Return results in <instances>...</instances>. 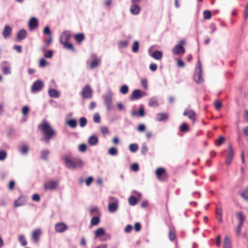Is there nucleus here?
<instances>
[{
    "mask_svg": "<svg viewBox=\"0 0 248 248\" xmlns=\"http://www.w3.org/2000/svg\"><path fill=\"white\" fill-rule=\"evenodd\" d=\"M108 153L111 155H115L117 154V150L114 147H111L108 150Z\"/></svg>",
    "mask_w": 248,
    "mask_h": 248,
    "instance_id": "de8ad7c7",
    "label": "nucleus"
},
{
    "mask_svg": "<svg viewBox=\"0 0 248 248\" xmlns=\"http://www.w3.org/2000/svg\"><path fill=\"white\" fill-rule=\"evenodd\" d=\"M128 44V42L127 41H121L118 43L119 46L120 47H124L126 46Z\"/></svg>",
    "mask_w": 248,
    "mask_h": 248,
    "instance_id": "13d9d810",
    "label": "nucleus"
},
{
    "mask_svg": "<svg viewBox=\"0 0 248 248\" xmlns=\"http://www.w3.org/2000/svg\"><path fill=\"white\" fill-rule=\"evenodd\" d=\"M216 215H217V217L219 220V222H221L222 221V210L221 208H217Z\"/></svg>",
    "mask_w": 248,
    "mask_h": 248,
    "instance_id": "473e14b6",
    "label": "nucleus"
},
{
    "mask_svg": "<svg viewBox=\"0 0 248 248\" xmlns=\"http://www.w3.org/2000/svg\"><path fill=\"white\" fill-rule=\"evenodd\" d=\"M149 105L150 107H155L158 105V103L156 99L152 98L150 100Z\"/></svg>",
    "mask_w": 248,
    "mask_h": 248,
    "instance_id": "a19ab883",
    "label": "nucleus"
},
{
    "mask_svg": "<svg viewBox=\"0 0 248 248\" xmlns=\"http://www.w3.org/2000/svg\"><path fill=\"white\" fill-rule=\"evenodd\" d=\"M194 79L197 83H201L203 81L202 77V66L200 61H198L197 67L195 70Z\"/></svg>",
    "mask_w": 248,
    "mask_h": 248,
    "instance_id": "7ed1b4c3",
    "label": "nucleus"
},
{
    "mask_svg": "<svg viewBox=\"0 0 248 248\" xmlns=\"http://www.w3.org/2000/svg\"><path fill=\"white\" fill-rule=\"evenodd\" d=\"M141 84L142 86L145 89H147L148 87V83L146 79H141Z\"/></svg>",
    "mask_w": 248,
    "mask_h": 248,
    "instance_id": "052dcab7",
    "label": "nucleus"
},
{
    "mask_svg": "<svg viewBox=\"0 0 248 248\" xmlns=\"http://www.w3.org/2000/svg\"><path fill=\"white\" fill-rule=\"evenodd\" d=\"M89 212L91 215L95 214H99V209L97 207H91L89 209Z\"/></svg>",
    "mask_w": 248,
    "mask_h": 248,
    "instance_id": "58836bf2",
    "label": "nucleus"
},
{
    "mask_svg": "<svg viewBox=\"0 0 248 248\" xmlns=\"http://www.w3.org/2000/svg\"><path fill=\"white\" fill-rule=\"evenodd\" d=\"M223 248H232L231 240L227 236H226L224 238Z\"/></svg>",
    "mask_w": 248,
    "mask_h": 248,
    "instance_id": "b1692460",
    "label": "nucleus"
},
{
    "mask_svg": "<svg viewBox=\"0 0 248 248\" xmlns=\"http://www.w3.org/2000/svg\"><path fill=\"white\" fill-rule=\"evenodd\" d=\"M168 118V116L167 113H160L157 114L155 119L158 121H162L167 120Z\"/></svg>",
    "mask_w": 248,
    "mask_h": 248,
    "instance_id": "5701e85b",
    "label": "nucleus"
},
{
    "mask_svg": "<svg viewBox=\"0 0 248 248\" xmlns=\"http://www.w3.org/2000/svg\"><path fill=\"white\" fill-rule=\"evenodd\" d=\"M8 62H3L1 65V70L4 74L7 75L11 74L10 67L6 65Z\"/></svg>",
    "mask_w": 248,
    "mask_h": 248,
    "instance_id": "6ab92c4d",
    "label": "nucleus"
},
{
    "mask_svg": "<svg viewBox=\"0 0 248 248\" xmlns=\"http://www.w3.org/2000/svg\"><path fill=\"white\" fill-rule=\"evenodd\" d=\"M138 147L137 144H131L129 146V149L131 152L134 153L138 150Z\"/></svg>",
    "mask_w": 248,
    "mask_h": 248,
    "instance_id": "ea45409f",
    "label": "nucleus"
},
{
    "mask_svg": "<svg viewBox=\"0 0 248 248\" xmlns=\"http://www.w3.org/2000/svg\"><path fill=\"white\" fill-rule=\"evenodd\" d=\"M58 185V181L49 180L45 183L44 188L46 190H53L56 189Z\"/></svg>",
    "mask_w": 248,
    "mask_h": 248,
    "instance_id": "1a4fd4ad",
    "label": "nucleus"
},
{
    "mask_svg": "<svg viewBox=\"0 0 248 248\" xmlns=\"http://www.w3.org/2000/svg\"><path fill=\"white\" fill-rule=\"evenodd\" d=\"M236 217L239 221L240 224H243L245 221V217L242 212H238L236 213Z\"/></svg>",
    "mask_w": 248,
    "mask_h": 248,
    "instance_id": "7c9ffc66",
    "label": "nucleus"
},
{
    "mask_svg": "<svg viewBox=\"0 0 248 248\" xmlns=\"http://www.w3.org/2000/svg\"><path fill=\"white\" fill-rule=\"evenodd\" d=\"M244 17L245 19L248 17V3L247 4L244 11Z\"/></svg>",
    "mask_w": 248,
    "mask_h": 248,
    "instance_id": "338daca9",
    "label": "nucleus"
},
{
    "mask_svg": "<svg viewBox=\"0 0 248 248\" xmlns=\"http://www.w3.org/2000/svg\"><path fill=\"white\" fill-rule=\"evenodd\" d=\"M62 45H63L64 47L67 49L74 50L73 46L71 43H68V42H67Z\"/></svg>",
    "mask_w": 248,
    "mask_h": 248,
    "instance_id": "5fc2aeb1",
    "label": "nucleus"
},
{
    "mask_svg": "<svg viewBox=\"0 0 248 248\" xmlns=\"http://www.w3.org/2000/svg\"><path fill=\"white\" fill-rule=\"evenodd\" d=\"M28 147L27 145H23L21 147L20 149V152L23 154L27 153V152H28Z\"/></svg>",
    "mask_w": 248,
    "mask_h": 248,
    "instance_id": "09e8293b",
    "label": "nucleus"
},
{
    "mask_svg": "<svg viewBox=\"0 0 248 248\" xmlns=\"http://www.w3.org/2000/svg\"><path fill=\"white\" fill-rule=\"evenodd\" d=\"M203 15V17L205 19H209L211 17V13L209 11H204Z\"/></svg>",
    "mask_w": 248,
    "mask_h": 248,
    "instance_id": "49530a36",
    "label": "nucleus"
},
{
    "mask_svg": "<svg viewBox=\"0 0 248 248\" xmlns=\"http://www.w3.org/2000/svg\"><path fill=\"white\" fill-rule=\"evenodd\" d=\"M67 124L72 128H75L77 125V121L75 119H70L68 120Z\"/></svg>",
    "mask_w": 248,
    "mask_h": 248,
    "instance_id": "72a5a7b5",
    "label": "nucleus"
},
{
    "mask_svg": "<svg viewBox=\"0 0 248 248\" xmlns=\"http://www.w3.org/2000/svg\"><path fill=\"white\" fill-rule=\"evenodd\" d=\"M233 153L231 145H229V150L228 154L227 157L226 158V163L227 165H229L232 160Z\"/></svg>",
    "mask_w": 248,
    "mask_h": 248,
    "instance_id": "f3484780",
    "label": "nucleus"
},
{
    "mask_svg": "<svg viewBox=\"0 0 248 248\" xmlns=\"http://www.w3.org/2000/svg\"><path fill=\"white\" fill-rule=\"evenodd\" d=\"M105 234V230L104 229L100 228L97 229L95 232V235L96 237H99Z\"/></svg>",
    "mask_w": 248,
    "mask_h": 248,
    "instance_id": "c9c22d12",
    "label": "nucleus"
},
{
    "mask_svg": "<svg viewBox=\"0 0 248 248\" xmlns=\"http://www.w3.org/2000/svg\"><path fill=\"white\" fill-rule=\"evenodd\" d=\"M185 42L181 40L179 42V44L176 45L172 49V53L174 55H182L185 53V49L183 46Z\"/></svg>",
    "mask_w": 248,
    "mask_h": 248,
    "instance_id": "39448f33",
    "label": "nucleus"
},
{
    "mask_svg": "<svg viewBox=\"0 0 248 248\" xmlns=\"http://www.w3.org/2000/svg\"><path fill=\"white\" fill-rule=\"evenodd\" d=\"M26 202V197L23 196L19 197L14 203L16 207L22 206Z\"/></svg>",
    "mask_w": 248,
    "mask_h": 248,
    "instance_id": "2eb2a0df",
    "label": "nucleus"
},
{
    "mask_svg": "<svg viewBox=\"0 0 248 248\" xmlns=\"http://www.w3.org/2000/svg\"><path fill=\"white\" fill-rule=\"evenodd\" d=\"M128 202L129 204L131 206L135 205L138 202V199L134 196H130L128 199Z\"/></svg>",
    "mask_w": 248,
    "mask_h": 248,
    "instance_id": "2f4dec72",
    "label": "nucleus"
},
{
    "mask_svg": "<svg viewBox=\"0 0 248 248\" xmlns=\"http://www.w3.org/2000/svg\"><path fill=\"white\" fill-rule=\"evenodd\" d=\"M130 11L132 14L137 15L140 13V8L138 5L132 4L130 6Z\"/></svg>",
    "mask_w": 248,
    "mask_h": 248,
    "instance_id": "a211bd4d",
    "label": "nucleus"
},
{
    "mask_svg": "<svg viewBox=\"0 0 248 248\" xmlns=\"http://www.w3.org/2000/svg\"><path fill=\"white\" fill-rule=\"evenodd\" d=\"M169 237L170 241H174L175 240V231L173 228H170L169 233Z\"/></svg>",
    "mask_w": 248,
    "mask_h": 248,
    "instance_id": "c85d7f7f",
    "label": "nucleus"
},
{
    "mask_svg": "<svg viewBox=\"0 0 248 248\" xmlns=\"http://www.w3.org/2000/svg\"><path fill=\"white\" fill-rule=\"evenodd\" d=\"M109 199L112 200L113 202L109 203L108 210L110 212L113 213L117 211L118 209V202L116 198L113 197H110Z\"/></svg>",
    "mask_w": 248,
    "mask_h": 248,
    "instance_id": "9b49d317",
    "label": "nucleus"
},
{
    "mask_svg": "<svg viewBox=\"0 0 248 248\" xmlns=\"http://www.w3.org/2000/svg\"><path fill=\"white\" fill-rule=\"evenodd\" d=\"M18 240L22 246H26L27 245V242L24 235L22 234L19 235Z\"/></svg>",
    "mask_w": 248,
    "mask_h": 248,
    "instance_id": "c756f323",
    "label": "nucleus"
},
{
    "mask_svg": "<svg viewBox=\"0 0 248 248\" xmlns=\"http://www.w3.org/2000/svg\"><path fill=\"white\" fill-rule=\"evenodd\" d=\"M148 150L147 146L145 144H143L141 149V153L145 155Z\"/></svg>",
    "mask_w": 248,
    "mask_h": 248,
    "instance_id": "e2e57ef3",
    "label": "nucleus"
},
{
    "mask_svg": "<svg viewBox=\"0 0 248 248\" xmlns=\"http://www.w3.org/2000/svg\"><path fill=\"white\" fill-rule=\"evenodd\" d=\"M12 28L8 25H6L4 27L3 30L2 31V35L5 38H6L8 37L12 32Z\"/></svg>",
    "mask_w": 248,
    "mask_h": 248,
    "instance_id": "412c9836",
    "label": "nucleus"
},
{
    "mask_svg": "<svg viewBox=\"0 0 248 248\" xmlns=\"http://www.w3.org/2000/svg\"><path fill=\"white\" fill-rule=\"evenodd\" d=\"M152 57L155 60H160L162 57V54L161 51L156 50L152 54Z\"/></svg>",
    "mask_w": 248,
    "mask_h": 248,
    "instance_id": "bb28decb",
    "label": "nucleus"
},
{
    "mask_svg": "<svg viewBox=\"0 0 248 248\" xmlns=\"http://www.w3.org/2000/svg\"><path fill=\"white\" fill-rule=\"evenodd\" d=\"M43 86V82L40 80H37L33 83L31 88V91L33 93L39 92L42 90Z\"/></svg>",
    "mask_w": 248,
    "mask_h": 248,
    "instance_id": "9d476101",
    "label": "nucleus"
},
{
    "mask_svg": "<svg viewBox=\"0 0 248 248\" xmlns=\"http://www.w3.org/2000/svg\"><path fill=\"white\" fill-rule=\"evenodd\" d=\"M27 37V32L25 30L21 29L17 33L16 38L19 41L25 39Z\"/></svg>",
    "mask_w": 248,
    "mask_h": 248,
    "instance_id": "dca6fc26",
    "label": "nucleus"
},
{
    "mask_svg": "<svg viewBox=\"0 0 248 248\" xmlns=\"http://www.w3.org/2000/svg\"><path fill=\"white\" fill-rule=\"evenodd\" d=\"M81 94L83 99L90 98L92 96L93 91L89 85H86L83 88Z\"/></svg>",
    "mask_w": 248,
    "mask_h": 248,
    "instance_id": "0eeeda50",
    "label": "nucleus"
},
{
    "mask_svg": "<svg viewBox=\"0 0 248 248\" xmlns=\"http://www.w3.org/2000/svg\"><path fill=\"white\" fill-rule=\"evenodd\" d=\"M93 121L96 123L100 122V117L98 113H95L93 116Z\"/></svg>",
    "mask_w": 248,
    "mask_h": 248,
    "instance_id": "4d7b16f0",
    "label": "nucleus"
},
{
    "mask_svg": "<svg viewBox=\"0 0 248 248\" xmlns=\"http://www.w3.org/2000/svg\"><path fill=\"white\" fill-rule=\"evenodd\" d=\"M49 152L47 150H43L41 151V158L44 160H46Z\"/></svg>",
    "mask_w": 248,
    "mask_h": 248,
    "instance_id": "4c0bfd02",
    "label": "nucleus"
},
{
    "mask_svg": "<svg viewBox=\"0 0 248 248\" xmlns=\"http://www.w3.org/2000/svg\"><path fill=\"white\" fill-rule=\"evenodd\" d=\"M46 61L43 58L40 59V60L39 61V66L41 67H44L46 66Z\"/></svg>",
    "mask_w": 248,
    "mask_h": 248,
    "instance_id": "680f3d73",
    "label": "nucleus"
},
{
    "mask_svg": "<svg viewBox=\"0 0 248 248\" xmlns=\"http://www.w3.org/2000/svg\"><path fill=\"white\" fill-rule=\"evenodd\" d=\"M155 174L158 180L160 181H165L168 177V175L165 169L163 168H157Z\"/></svg>",
    "mask_w": 248,
    "mask_h": 248,
    "instance_id": "20e7f679",
    "label": "nucleus"
},
{
    "mask_svg": "<svg viewBox=\"0 0 248 248\" xmlns=\"http://www.w3.org/2000/svg\"><path fill=\"white\" fill-rule=\"evenodd\" d=\"M142 96L141 91L140 90H134L130 97L131 100H137Z\"/></svg>",
    "mask_w": 248,
    "mask_h": 248,
    "instance_id": "aec40b11",
    "label": "nucleus"
},
{
    "mask_svg": "<svg viewBox=\"0 0 248 248\" xmlns=\"http://www.w3.org/2000/svg\"><path fill=\"white\" fill-rule=\"evenodd\" d=\"M183 115L190 119L193 124H194L197 121V115L193 110L186 109L183 113Z\"/></svg>",
    "mask_w": 248,
    "mask_h": 248,
    "instance_id": "6e6552de",
    "label": "nucleus"
},
{
    "mask_svg": "<svg viewBox=\"0 0 248 248\" xmlns=\"http://www.w3.org/2000/svg\"><path fill=\"white\" fill-rule=\"evenodd\" d=\"M99 61L97 59H96L93 61H92L90 63V67L91 68L93 69L95 67H97L98 65Z\"/></svg>",
    "mask_w": 248,
    "mask_h": 248,
    "instance_id": "37998d69",
    "label": "nucleus"
},
{
    "mask_svg": "<svg viewBox=\"0 0 248 248\" xmlns=\"http://www.w3.org/2000/svg\"><path fill=\"white\" fill-rule=\"evenodd\" d=\"M7 155L6 152L4 151H0V160H3Z\"/></svg>",
    "mask_w": 248,
    "mask_h": 248,
    "instance_id": "69168bd1",
    "label": "nucleus"
},
{
    "mask_svg": "<svg viewBox=\"0 0 248 248\" xmlns=\"http://www.w3.org/2000/svg\"><path fill=\"white\" fill-rule=\"evenodd\" d=\"M63 160L66 166L69 169H76L82 167L83 165V162L80 159L78 158L71 159L68 155H64Z\"/></svg>",
    "mask_w": 248,
    "mask_h": 248,
    "instance_id": "f03ea898",
    "label": "nucleus"
},
{
    "mask_svg": "<svg viewBox=\"0 0 248 248\" xmlns=\"http://www.w3.org/2000/svg\"><path fill=\"white\" fill-rule=\"evenodd\" d=\"M241 196L245 200H248V187L246 190H244L241 194Z\"/></svg>",
    "mask_w": 248,
    "mask_h": 248,
    "instance_id": "3c124183",
    "label": "nucleus"
},
{
    "mask_svg": "<svg viewBox=\"0 0 248 248\" xmlns=\"http://www.w3.org/2000/svg\"><path fill=\"white\" fill-rule=\"evenodd\" d=\"M139 43L138 41H136L134 42L132 46V51L133 52H137L139 50Z\"/></svg>",
    "mask_w": 248,
    "mask_h": 248,
    "instance_id": "c03bdc74",
    "label": "nucleus"
},
{
    "mask_svg": "<svg viewBox=\"0 0 248 248\" xmlns=\"http://www.w3.org/2000/svg\"><path fill=\"white\" fill-rule=\"evenodd\" d=\"M39 26V23L38 20L35 17H32L30 20L29 22V27L30 31H33L36 28Z\"/></svg>",
    "mask_w": 248,
    "mask_h": 248,
    "instance_id": "ddd939ff",
    "label": "nucleus"
},
{
    "mask_svg": "<svg viewBox=\"0 0 248 248\" xmlns=\"http://www.w3.org/2000/svg\"><path fill=\"white\" fill-rule=\"evenodd\" d=\"M128 90L129 89L128 86L126 85H124L121 87L120 89V92L123 94H125L128 93Z\"/></svg>",
    "mask_w": 248,
    "mask_h": 248,
    "instance_id": "a18cd8bd",
    "label": "nucleus"
},
{
    "mask_svg": "<svg viewBox=\"0 0 248 248\" xmlns=\"http://www.w3.org/2000/svg\"><path fill=\"white\" fill-rule=\"evenodd\" d=\"M180 131L181 132H186L189 131V127L186 123H183L180 127Z\"/></svg>",
    "mask_w": 248,
    "mask_h": 248,
    "instance_id": "e433bc0d",
    "label": "nucleus"
},
{
    "mask_svg": "<svg viewBox=\"0 0 248 248\" xmlns=\"http://www.w3.org/2000/svg\"><path fill=\"white\" fill-rule=\"evenodd\" d=\"M88 142L90 145H95L98 142V139L95 136H92L89 138Z\"/></svg>",
    "mask_w": 248,
    "mask_h": 248,
    "instance_id": "393cba45",
    "label": "nucleus"
},
{
    "mask_svg": "<svg viewBox=\"0 0 248 248\" xmlns=\"http://www.w3.org/2000/svg\"><path fill=\"white\" fill-rule=\"evenodd\" d=\"M131 169L134 171H137L139 170V165L137 163H133L131 165Z\"/></svg>",
    "mask_w": 248,
    "mask_h": 248,
    "instance_id": "bf43d9fd",
    "label": "nucleus"
},
{
    "mask_svg": "<svg viewBox=\"0 0 248 248\" xmlns=\"http://www.w3.org/2000/svg\"><path fill=\"white\" fill-rule=\"evenodd\" d=\"M225 141V138L223 137H220L219 139L216 141V144L217 146H220Z\"/></svg>",
    "mask_w": 248,
    "mask_h": 248,
    "instance_id": "8fccbe9b",
    "label": "nucleus"
},
{
    "mask_svg": "<svg viewBox=\"0 0 248 248\" xmlns=\"http://www.w3.org/2000/svg\"><path fill=\"white\" fill-rule=\"evenodd\" d=\"M41 233L40 230L38 229L35 230L32 232L31 237L35 242L38 241Z\"/></svg>",
    "mask_w": 248,
    "mask_h": 248,
    "instance_id": "4be33fe9",
    "label": "nucleus"
},
{
    "mask_svg": "<svg viewBox=\"0 0 248 248\" xmlns=\"http://www.w3.org/2000/svg\"><path fill=\"white\" fill-rule=\"evenodd\" d=\"M49 95L51 97L57 98L59 96V93L55 89H50L48 91Z\"/></svg>",
    "mask_w": 248,
    "mask_h": 248,
    "instance_id": "cd10ccee",
    "label": "nucleus"
},
{
    "mask_svg": "<svg viewBox=\"0 0 248 248\" xmlns=\"http://www.w3.org/2000/svg\"><path fill=\"white\" fill-rule=\"evenodd\" d=\"M29 108L28 107L25 106H24L22 109V113L24 115H26L29 113Z\"/></svg>",
    "mask_w": 248,
    "mask_h": 248,
    "instance_id": "0e129e2a",
    "label": "nucleus"
},
{
    "mask_svg": "<svg viewBox=\"0 0 248 248\" xmlns=\"http://www.w3.org/2000/svg\"><path fill=\"white\" fill-rule=\"evenodd\" d=\"M71 37V33L69 31H63L60 37V42L63 44L68 42Z\"/></svg>",
    "mask_w": 248,
    "mask_h": 248,
    "instance_id": "f8f14e48",
    "label": "nucleus"
},
{
    "mask_svg": "<svg viewBox=\"0 0 248 248\" xmlns=\"http://www.w3.org/2000/svg\"><path fill=\"white\" fill-rule=\"evenodd\" d=\"M112 93L109 92L104 96V103L107 109L110 111L112 108Z\"/></svg>",
    "mask_w": 248,
    "mask_h": 248,
    "instance_id": "423d86ee",
    "label": "nucleus"
},
{
    "mask_svg": "<svg viewBox=\"0 0 248 248\" xmlns=\"http://www.w3.org/2000/svg\"><path fill=\"white\" fill-rule=\"evenodd\" d=\"M55 229L58 232H63L67 229V226L64 223H58L55 225Z\"/></svg>",
    "mask_w": 248,
    "mask_h": 248,
    "instance_id": "4468645a",
    "label": "nucleus"
},
{
    "mask_svg": "<svg viewBox=\"0 0 248 248\" xmlns=\"http://www.w3.org/2000/svg\"><path fill=\"white\" fill-rule=\"evenodd\" d=\"M38 128L41 131L45 137L42 140L48 143L49 140L53 138L56 134L54 129L51 127L50 124L47 122H43L38 125Z\"/></svg>",
    "mask_w": 248,
    "mask_h": 248,
    "instance_id": "f257e3e1",
    "label": "nucleus"
},
{
    "mask_svg": "<svg viewBox=\"0 0 248 248\" xmlns=\"http://www.w3.org/2000/svg\"><path fill=\"white\" fill-rule=\"evenodd\" d=\"M93 178L92 176L88 177L85 181L86 185L87 186H89L91 185V184L93 182Z\"/></svg>",
    "mask_w": 248,
    "mask_h": 248,
    "instance_id": "774afa93",
    "label": "nucleus"
},
{
    "mask_svg": "<svg viewBox=\"0 0 248 248\" xmlns=\"http://www.w3.org/2000/svg\"><path fill=\"white\" fill-rule=\"evenodd\" d=\"M79 123L80 126L83 127L87 124V119L85 117H81L79 120Z\"/></svg>",
    "mask_w": 248,
    "mask_h": 248,
    "instance_id": "79ce46f5",
    "label": "nucleus"
},
{
    "mask_svg": "<svg viewBox=\"0 0 248 248\" xmlns=\"http://www.w3.org/2000/svg\"><path fill=\"white\" fill-rule=\"evenodd\" d=\"M78 149L80 152H84L87 150V146L85 144H81L78 147Z\"/></svg>",
    "mask_w": 248,
    "mask_h": 248,
    "instance_id": "6e6d98bb",
    "label": "nucleus"
},
{
    "mask_svg": "<svg viewBox=\"0 0 248 248\" xmlns=\"http://www.w3.org/2000/svg\"><path fill=\"white\" fill-rule=\"evenodd\" d=\"M243 224L239 223L236 228V233L237 235L239 236L241 234V230Z\"/></svg>",
    "mask_w": 248,
    "mask_h": 248,
    "instance_id": "864d4df0",
    "label": "nucleus"
},
{
    "mask_svg": "<svg viewBox=\"0 0 248 248\" xmlns=\"http://www.w3.org/2000/svg\"><path fill=\"white\" fill-rule=\"evenodd\" d=\"M74 38L78 43H80L85 39V36L82 33H78L75 35Z\"/></svg>",
    "mask_w": 248,
    "mask_h": 248,
    "instance_id": "a878e982",
    "label": "nucleus"
},
{
    "mask_svg": "<svg viewBox=\"0 0 248 248\" xmlns=\"http://www.w3.org/2000/svg\"><path fill=\"white\" fill-rule=\"evenodd\" d=\"M102 133L104 135L108 134L109 133L108 127L107 126H102L100 128Z\"/></svg>",
    "mask_w": 248,
    "mask_h": 248,
    "instance_id": "603ef678",
    "label": "nucleus"
},
{
    "mask_svg": "<svg viewBox=\"0 0 248 248\" xmlns=\"http://www.w3.org/2000/svg\"><path fill=\"white\" fill-rule=\"evenodd\" d=\"M100 222V218L99 217H94L91 220V224L92 225H96Z\"/></svg>",
    "mask_w": 248,
    "mask_h": 248,
    "instance_id": "f704fd0d",
    "label": "nucleus"
}]
</instances>
